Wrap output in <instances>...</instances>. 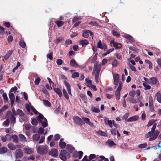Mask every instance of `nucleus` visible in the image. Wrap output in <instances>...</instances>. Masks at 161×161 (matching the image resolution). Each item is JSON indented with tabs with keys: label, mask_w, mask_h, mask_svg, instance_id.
Masks as SVG:
<instances>
[{
	"label": "nucleus",
	"mask_w": 161,
	"mask_h": 161,
	"mask_svg": "<svg viewBox=\"0 0 161 161\" xmlns=\"http://www.w3.org/2000/svg\"><path fill=\"white\" fill-rule=\"evenodd\" d=\"M143 85L144 87L145 90H149L151 89V87L150 86L146 84V83L143 82Z\"/></svg>",
	"instance_id": "36"
},
{
	"label": "nucleus",
	"mask_w": 161,
	"mask_h": 161,
	"mask_svg": "<svg viewBox=\"0 0 161 161\" xmlns=\"http://www.w3.org/2000/svg\"><path fill=\"white\" fill-rule=\"evenodd\" d=\"M87 86L89 87H91L93 89L94 91H97V89L96 88V86L91 83V84H88L87 85Z\"/></svg>",
	"instance_id": "47"
},
{
	"label": "nucleus",
	"mask_w": 161,
	"mask_h": 161,
	"mask_svg": "<svg viewBox=\"0 0 161 161\" xmlns=\"http://www.w3.org/2000/svg\"><path fill=\"white\" fill-rule=\"evenodd\" d=\"M40 138V136L38 134H34L32 136V139L34 142H37Z\"/></svg>",
	"instance_id": "20"
},
{
	"label": "nucleus",
	"mask_w": 161,
	"mask_h": 161,
	"mask_svg": "<svg viewBox=\"0 0 161 161\" xmlns=\"http://www.w3.org/2000/svg\"><path fill=\"white\" fill-rule=\"evenodd\" d=\"M143 79L147 83L151 85H155L157 82V79L156 77L151 78L148 79L144 77Z\"/></svg>",
	"instance_id": "5"
},
{
	"label": "nucleus",
	"mask_w": 161,
	"mask_h": 161,
	"mask_svg": "<svg viewBox=\"0 0 161 161\" xmlns=\"http://www.w3.org/2000/svg\"><path fill=\"white\" fill-rule=\"evenodd\" d=\"M79 74L78 72H75L73 73L72 75V78H75L77 77H79Z\"/></svg>",
	"instance_id": "55"
},
{
	"label": "nucleus",
	"mask_w": 161,
	"mask_h": 161,
	"mask_svg": "<svg viewBox=\"0 0 161 161\" xmlns=\"http://www.w3.org/2000/svg\"><path fill=\"white\" fill-rule=\"evenodd\" d=\"M17 115H19L21 117L25 116V114L21 110L18 109L16 111Z\"/></svg>",
	"instance_id": "30"
},
{
	"label": "nucleus",
	"mask_w": 161,
	"mask_h": 161,
	"mask_svg": "<svg viewBox=\"0 0 161 161\" xmlns=\"http://www.w3.org/2000/svg\"><path fill=\"white\" fill-rule=\"evenodd\" d=\"M64 83L66 86L68 93L69 95H72L70 85L65 80L64 81Z\"/></svg>",
	"instance_id": "17"
},
{
	"label": "nucleus",
	"mask_w": 161,
	"mask_h": 161,
	"mask_svg": "<svg viewBox=\"0 0 161 161\" xmlns=\"http://www.w3.org/2000/svg\"><path fill=\"white\" fill-rule=\"evenodd\" d=\"M20 46L23 48H24L26 46L25 43L23 41H21L19 43Z\"/></svg>",
	"instance_id": "50"
},
{
	"label": "nucleus",
	"mask_w": 161,
	"mask_h": 161,
	"mask_svg": "<svg viewBox=\"0 0 161 161\" xmlns=\"http://www.w3.org/2000/svg\"><path fill=\"white\" fill-rule=\"evenodd\" d=\"M24 151L25 153L30 154L33 153L34 150L29 147H26L24 148Z\"/></svg>",
	"instance_id": "13"
},
{
	"label": "nucleus",
	"mask_w": 161,
	"mask_h": 161,
	"mask_svg": "<svg viewBox=\"0 0 161 161\" xmlns=\"http://www.w3.org/2000/svg\"><path fill=\"white\" fill-rule=\"evenodd\" d=\"M7 147H3L0 148V154H4L7 152Z\"/></svg>",
	"instance_id": "29"
},
{
	"label": "nucleus",
	"mask_w": 161,
	"mask_h": 161,
	"mask_svg": "<svg viewBox=\"0 0 161 161\" xmlns=\"http://www.w3.org/2000/svg\"><path fill=\"white\" fill-rule=\"evenodd\" d=\"M88 43L89 42L86 39L82 40L80 41V44L83 46L87 45Z\"/></svg>",
	"instance_id": "25"
},
{
	"label": "nucleus",
	"mask_w": 161,
	"mask_h": 161,
	"mask_svg": "<svg viewBox=\"0 0 161 161\" xmlns=\"http://www.w3.org/2000/svg\"><path fill=\"white\" fill-rule=\"evenodd\" d=\"M81 118L85 123L89 125L91 127H93L94 126L93 123L90 121V119L89 118H85L84 117H82Z\"/></svg>",
	"instance_id": "10"
},
{
	"label": "nucleus",
	"mask_w": 161,
	"mask_h": 161,
	"mask_svg": "<svg viewBox=\"0 0 161 161\" xmlns=\"http://www.w3.org/2000/svg\"><path fill=\"white\" fill-rule=\"evenodd\" d=\"M114 84L117 85L119 81V76L118 74H116L114 75Z\"/></svg>",
	"instance_id": "15"
},
{
	"label": "nucleus",
	"mask_w": 161,
	"mask_h": 161,
	"mask_svg": "<svg viewBox=\"0 0 161 161\" xmlns=\"http://www.w3.org/2000/svg\"><path fill=\"white\" fill-rule=\"evenodd\" d=\"M23 160L24 161H25L26 160L28 159V160H30L31 159L32 160H33L35 159V157L34 155H32L30 156V157H28V158H27V157H24L23 158Z\"/></svg>",
	"instance_id": "39"
},
{
	"label": "nucleus",
	"mask_w": 161,
	"mask_h": 161,
	"mask_svg": "<svg viewBox=\"0 0 161 161\" xmlns=\"http://www.w3.org/2000/svg\"><path fill=\"white\" fill-rule=\"evenodd\" d=\"M12 139L15 142H17L18 141V138L16 135H12Z\"/></svg>",
	"instance_id": "34"
},
{
	"label": "nucleus",
	"mask_w": 161,
	"mask_h": 161,
	"mask_svg": "<svg viewBox=\"0 0 161 161\" xmlns=\"http://www.w3.org/2000/svg\"><path fill=\"white\" fill-rule=\"evenodd\" d=\"M13 51L11 50H10L7 52L5 55L4 56V59L6 60L8 59L11 55Z\"/></svg>",
	"instance_id": "28"
},
{
	"label": "nucleus",
	"mask_w": 161,
	"mask_h": 161,
	"mask_svg": "<svg viewBox=\"0 0 161 161\" xmlns=\"http://www.w3.org/2000/svg\"><path fill=\"white\" fill-rule=\"evenodd\" d=\"M31 110L36 114H38V112L36 110L35 108L33 106L31 107Z\"/></svg>",
	"instance_id": "63"
},
{
	"label": "nucleus",
	"mask_w": 161,
	"mask_h": 161,
	"mask_svg": "<svg viewBox=\"0 0 161 161\" xmlns=\"http://www.w3.org/2000/svg\"><path fill=\"white\" fill-rule=\"evenodd\" d=\"M9 97L10 100L11 106H12L14 104L15 101V96L14 94L13 93H9Z\"/></svg>",
	"instance_id": "14"
},
{
	"label": "nucleus",
	"mask_w": 161,
	"mask_h": 161,
	"mask_svg": "<svg viewBox=\"0 0 161 161\" xmlns=\"http://www.w3.org/2000/svg\"><path fill=\"white\" fill-rule=\"evenodd\" d=\"M145 62L146 64H148L149 65V69H152L153 68V64L152 62L148 60H145Z\"/></svg>",
	"instance_id": "38"
},
{
	"label": "nucleus",
	"mask_w": 161,
	"mask_h": 161,
	"mask_svg": "<svg viewBox=\"0 0 161 161\" xmlns=\"http://www.w3.org/2000/svg\"><path fill=\"white\" fill-rule=\"evenodd\" d=\"M70 65L74 67H77L78 66V64L76 61L74 59H72L70 61Z\"/></svg>",
	"instance_id": "31"
},
{
	"label": "nucleus",
	"mask_w": 161,
	"mask_h": 161,
	"mask_svg": "<svg viewBox=\"0 0 161 161\" xmlns=\"http://www.w3.org/2000/svg\"><path fill=\"white\" fill-rule=\"evenodd\" d=\"M10 120L11 122L12 123H13V124L15 123V119L14 116L13 114H12L11 115V117L10 118Z\"/></svg>",
	"instance_id": "53"
},
{
	"label": "nucleus",
	"mask_w": 161,
	"mask_h": 161,
	"mask_svg": "<svg viewBox=\"0 0 161 161\" xmlns=\"http://www.w3.org/2000/svg\"><path fill=\"white\" fill-rule=\"evenodd\" d=\"M147 146V144L146 143H143L139 145L138 147L139 148H145Z\"/></svg>",
	"instance_id": "57"
},
{
	"label": "nucleus",
	"mask_w": 161,
	"mask_h": 161,
	"mask_svg": "<svg viewBox=\"0 0 161 161\" xmlns=\"http://www.w3.org/2000/svg\"><path fill=\"white\" fill-rule=\"evenodd\" d=\"M49 154L54 157H56L58 156V150L56 149H53L50 152Z\"/></svg>",
	"instance_id": "18"
},
{
	"label": "nucleus",
	"mask_w": 161,
	"mask_h": 161,
	"mask_svg": "<svg viewBox=\"0 0 161 161\" xmlns=\"http://www.w3.org/2000/svg\"><path fill=\"white\" fill-rule=\"evenodd\" d=\"M39 121H40L42 123V126L43 127H46L48 125L47 121L46 118L44 117L42 114L39 113V115L38 116Z\"/></svg>",
	"instance_id": "4"
},
{
	"label": "nucleus",
	"mask_w": 161,
	"mask_h": 161,
	"mask_svg": "<svg viewBox=\"0 0 161 161\" xmlns=\"http://www.w3.org/2000/svg\"><path fill=\"white\" fill-rule=\"evenodd\" d=\"M23 155V152L21 149H17L15 151L16 158H20Z\"/></svg>",
	"instance_id": "7"
},
{
	"label": "nucleus",
	"mask_w": 161,
	"mask_h": 161,
	"mask_svg": "<svg viewBox=\"0 0 161 161\" xmlns=\"http://www.w3.org/2000/svg\"><path fill=\"white\" fill-rule=\"evenodd\" d=\"M12 135H10L9 134H7L6 135L7 140L9 141L11 140H12Z\"/></svg>",
	"instance_id": "60"
},
{
	"label": "nucleus",
	"mask_w": 161,
	"mask_h": 161,
	"mask_svg": "<svg viewBox=\"0 0 161 161\" xmlns=\"http://www.w3.org/2000/svg\"><path fill=\"white\" fill-rule=\"evenodd\" d=\"M56 63L58 65H61L63 63V61L61 59H57Z\"/></svg>",
	"instance_id": "59"
},
{
	"label": "nucleus",
	"mask_w": 161,
	"mask_h": 161,
	"mask_svg": "<svg viewBox=\"0 0 161 161\" xmlns=\"http://www.w3.org/2000/svg\"><path fill=\"white\" fill-rule=\"evenodd\" d=\"M106 144L108 146H109L110 147H111L114 146L115 145V144L114 143V142L113 141H112L111 140H108L106 142Z\"/></svg>",
	"instance_id": "26"
},
{
	"label": "nucleus",
	"mask_w": 161,
	"mask_h": 161,
	"mask_svg": "<svg viewBox=\"0 0 161 161\" xmlns=\"http://www.w3.org/2000/svg\"><path fill=\"white\" fill-rule=\"evenodd\" d=\"M44 105L47 107H49L51 106V103L47 100L44 99L43 100Z\"/></svg>",
	"instance_id": "32"
},
{
	"label": "nucleus",
	"mask_w": 161,
	"mask_h": 161,
	"mask_svg": "<svg viewBox=\"0 0 161 161\" xmlns=\"http://www.w3.org/2000/svg\"><path fill=\"white\" fill-rule=\"evenodd\" d=\"M155 97H156L157 101L161 103V95L159 92H158L155 95Z\"/></svg>",
	"instance_id": "23"
},
{
	"label": "nucleus",
	"mask_w": 161,
	"mask_h": 161,
	"mask_svg": "<svg viewBox=\"0 0 161 161\" xmlns=\"http://www.w3.org/2000/svg\"><path fill=\"white\" fill-rule=\"evenodd\" d=\"M63 94L64 96L65 97V98L67 99H69V97L68 96L67 93L66 92V90L64 89L63 90Z\"/></svg>",
	"instance_id": "41"
},
{
	"label": "nucleus",
	"mask_w": 161,
	"mask_h": 161,
	"mask_svg": "<svg viewBox=\"0 0 161 161\" xmlns=\"http://www.w3.org/2000/svg\"><path fill=\"white\" fill-rule=\"evenodd\" d=\"M103 118L104 119L105 124L106 125H108L110 127L112 128L113 125L112 120H109V119L106 117H104Z\"/></svg>",
	"instance_id": "9"
},
{
	"label": "nucleus",
	"mask_w": 161,
	"mask_h": 161,
	"mask_svg": "<svg viewBox=\"0 0 161 161\" xmlns=\"http://www.w3.org/2000/svg\"><path fill=\"white\" fill-rule=\"evenodd\" d=\"M60 158L64 161L70 157V154L64 150H61L59 154Z\"/></svg>",
	"instance_id": "3"
},
{
	"label": "nucleus",
	"mask_w": 161,
	"mask_h": 161,
	"mask_svg": "<svg viewBox=\"0 0 161 161\" xmlns=\"http://www.w3.org/2000/svg\"><path fill=\"white\" fill-rule=\"evenodd\" d=\"M9 120L8 119H7L5 121L3 124L5 126H7L9 124Z\"/></svg>",
	"instance_id": "51"
},
{
	"label": "nucleus",
	"mask_w": 161,
	"mask_h": 161,
	"mask_svg": "<svg viewBox=\"0 0 161 161\" xmlns=\"http://www.w3.org/2000/svg\"><path fill=\"white\" fill-rule=\"evenodd\" d=\"M149 106L153 105V98L152 97H150L149 98Z\"/></svg>",
	"instance_id": "52"
},
{
	"label": "nucleus",
	"mask_w": 161,
	"mask_h": 161,
	"mask_svg": "<svg viewBox=\"0 0 161 161\" xmlns=\"http://www.w3.org/2000/svg\"><path fill=\"white\" fill-rule=\"evenodd\" d=\"M129 101L133 103H137L136 100L133 98H128Z\"/></svg>",
	"instance_id": "44"
},
{
	"label": "nucleus",
	"mask_w": 161,
	"mask_h": 161,
	"mask_svg": "<svg viewBox=\"0 0 161 161\" xmlns=\"http://www.w3.org/2000/svg\"><path fill=\"white\" fill-rule=\"evenodd\" d=\"M19 136L21 142H27L26 138L23 135L20 134L19 135Z\"/></svg>",
	"instance_id": "22"
},
{
	"label": "nucleus",
	"mask_w": 161,
	"mask_h": 161,
	"mask_svg": "<svg viewBox=\"0 0 161 161\" xmlns=\"http://www.w3.org/2000/svg\"><path fill=\"white\" fill-rule=\"evenodd\" d=\"M97 47L101 49H105L107 48V45L105 44H102L101 41H100L97 42Z\"/></svg>",
	"instance_id": "11"
},
{
	"label": "nucleus",
	"mask_w": 161,
	"mask_h": 161,
	"mask_svg": "<svg viewBox=\"0 0 161 161\" xmlns=\"http://www.w3.org/2000/svg\"><path fill=\"white\" fill-rule=\"evenodd\" d=\"M54 91L58 95L59 97H61L62 96V94L60 90L58 88H54Z\"/></svg>",
	"instance_id": "19"
},
{
	"label": "nucleus",
	"mask_w": 161,
	"mask_h": 161,
	"mask_svg": "<svg viewBox=\"0 0 161 161\" xmlns=\"http://www.w3.org/2000/svg\"><path fill=\"white\" fill-rule=\"evenodd\" d=\"M74 119L75 122L79 125H82L83 124L82 119L78 116L75 117Z\"/></svg>",
	"instance_id": "12"
},
{
	"label": "nucleus",
	"mask_w": 161,
	"mask_h": 161,
	"mask_svg": "<svg viewBox=\"0 0 161 161\" xmlns=\"http://www.w3.org/2000/svg\"><path fill=\"white\" fill-rule=\"evenodd\" d=\"M55 23L57 24V26L58 27L61 26L64 24V23L63 21L60 20L57 21Z\"/></svg>",
	"instance_id": "42"
},
{
	"label": "nucleus",
	"mask_w": 161,
	"mask_h": 161,
	"mask_svg": "<svg viewBox=\"0 0 161 161\" xmlns=\"http://www.w3.org/2000/svg\"><path fill=\"white\" fill-rule=\"evenodd\" d=\"M38 132L39 134L45 135L47 133V131H46V132L44 133V129L43 128L40 127L39 128V130Z\"/></svg>",
	"instance_id": "35"
},
{
	"label": "nucleus",
	"mask_w": 161,
	"mask_h": 161,
	"mask_svg": "<svg viewBox=\"0 0 161 161\" xmlns=\"http://www.w3.org/2000/svg\"><path fill=\"white\" fill-rule=\"evenodd\" d=\"M48 147L47 145L37 146L36 149L37 152L40 154H46L47 152Z\"/></svg>",
	"instance_id": "2"
},
{
	"label": "nucleus",
	"mask_w": 161,
	"mask_h": 161,
	"mask_svg": "<svg viewBox=\"0 0 161 161\" xmlns=\"http://www.w3.org/2000/svg\"><path fill=\"white\" fill-rule=\"evenodd\" d=\"M66 149L70 153H72L75 149L74 147H73L72 145L69 144H68L67 145Z\"/></svg>",
	"instance_id": "24"
},
{
	"label": "nucleus",
	"mask_w": 161,
	"mask_h": 161,
	"mask_svg": "<svg viewBox=\"0 0 161 161\" xmlns=\"http://www.w3.org/2000/svg\"><path fill=\"white\" fill-rule=\"evenodd\" d=\"M8 147L9 149L12 150H15L16 148V146L12 143H9L8 145Z\"/></svg>",
	"instance_id": "33"
},
{
	"label": "nucleus",
	"mask_w": 161,
	"mask_h": 161,
	"mask_svg": "<svg viewBox=\"0 0 161 161\" xmlns=\"http://www.w3.org/2000/svg\"><path fill=\"white\" fill-rule=\"evenodd\" d=\"M3 97L5 101H7L8 100V98L7 95L6 93H3Z\"/></svg>",
	"instance_id": "61"
},
{
	"label": "nucleus",
	"mask_w": 161,
	"mask_h": 161,
	"mask_svg": "<svg viewBox=\"0 0 161 161\" xmlns=\"http://www.w3.org/2000/svg\"><path fill=\"white\" fill-rule=\"evenodd\" d=\"M80 97L82 99V100L84 101H86L87 100V98L86 97V96H85V95L83 94H80Z\"/></svg>",
	"instance_id": "54"
},
{
	"label": "nucleus",
	"mask_w": 161,
	"mask_h": 161,
	"mask_svg": "<svg viewBox=\"0 0 161 161\" xmlns=\"http://www.w3.org/2000/svg\"><path fill=\"white\" fill-rule=\"evenodd\" d=\"M156 125V123L154 124L151 131L147 133L145 136L146 138H150L149 141H152L156 139L160 133L159 131L155 130Z\"/></svg>",
	"instance_id": "1"
},
{
	"label": "nucleus",
	"mask_w": 161,
	"mask_h": 161,
	"mask_svg": "<svg viewBox=\"0 0 161 161\" xmlns=\"http://www.w3.org/2000/svg\"><path fill=\"white\" fill-rule=\"evenodd\" d=\"M91 109L92 111L94 112L98 113L100 111L99 109L98 108H96L95 107H92Z\"/></svg>",
	"instance_id": "46"
},
{
	"label": "nucleus",
	"mask_w": 161,
	"mask_h": 161,
	"mask_svg": "<svg viewBox=\"0 0 161 161\" xmlns=\"http://www.w3.org/2000/svg\"><path fill=\"white\" fill-rule=\"evenodd\" d=\"M31 122L32 124L33 125H36L37 124V120L35 118L32 119Z\"/></svg>",
	"instance_id": "48"
},
{
	"label": "nucleus",
	"mask_w": 161,
	"mask_h": 161,
	"mask_svg": "<svg viewBox=\"0 0 161 161\" xmlns=\"http://www.w3.org/2000/svg\"><path fill=\"white\" fill-rule=\"evenodd\" d=\"M90 34L91 36L93 35V33L90 31L88 30H85L83 31L82 34L83 36L86 38H87L88 37L89 34Z\"/></svg>",
	"instance_id": "8"
},
{
	"label": "nucleus",
	"mask_w": 161,
	"mask_h": 161,
	"mask_svg": "<svg viewBox=\"0 0 161 161\" xmlns=\"http://www.w3.org/2000/svg\"><path fill=\"white\" fill-rule=\"evenodd\" d=\"M62 140H63V139H61L60 140L59 143V146L62 149L64 148L66 145V143L65 142H63Z\"/></svg>",
	"instance_id": "27"
},
{
	"label": "nucleus",
	"mask_w": 161,
	"mask_h": 161,
	"mask_svg": "<svg viewBox=\"0 0 161 161\" xmlns=\"http://www.w3.org/2000/svg\"><path fill=\"white\" fill-rule=\"evenodd\" d=\"M25 127L26 130H29L31 129V126L30 125L26 124L25 125Z\"/></svg>",
	"instance_id": "58"
},
{
	"label": "nucleus",
	"mask_w": 161,
	"mask_h": 161,
	"mask_svg": "<svg viewBox=\"0 0 161 161\" xmlns=\"http://www.w3.org/2000/svg\"><path fill=\"white\" fill-rule=\"evenodd\" d=\"M139 117L137 115H135L133 116L130 117L127 119V121L128 122H132L136 121L138 120Z\"/></svg>",
	"instance_id": "16"
},
{
	"label": "nucleus",
	"mask_w": 161,
	"mask_h": 161,
	"mask_svg": "<svg viewBox=\"0 0 161 161\" xmlns=\"http://www.w3.org/2000/svg\"><path fill=\"white\" fill-rule=\"evenodd\" d=\"M136 95V92L135 91H131L129 92V95L132 97H134Z\"/></svg>",
	"instance_id": "45"
},
{
	"label": "nucleus",
	"mask_w": 161,
	"mask_h": 161,
	"mask_svg": "<svg viewBox=\"0 0 161 161\" xmlns=\"http://www.w3.org/2000/svg\"><path fill=\"white\" fill-rule=\"evenodd\" d=\"M45 137L44 136L41 137V139L39 142V143L41 144L45 140Z\"/></svg>",
	"instance_id": "56"
},
{
	"label": "nucleus",
	"mask_w": 161,
	"mask_h": 161,
	"mask_svg": "<svg viewBox=\"0 0 161 161\" xmlns=\"http://www.w3.org/2000/svg\"><path fill=\"white\" fill-rule=\"evenodd\" d=\"M156 120L151 119L149 120L148 122L147 125V127H149L152 125L156 121Z\"/></svg>",
	"instance_id": "40"
},
{
	"label": "nucleus",
	"mask_w": 161,
	"mask_h": 161,
	"mask_svg": "<svg viewBox=\"0 0 161 161\" xmlns=\"http://www.w3.org/2000/svg\"><path fill=\"white\" fill-rule=\"evenodd\" d=\"M53 52H51L47 56V58H49L50 60H52L53 59Z\"/></svg>",
	"instance_id": "64"
},
{
	"label": "nucleus",
	"mask_w": 161,
	"mask_h": 161,
	"mask_svg": "<svg viewBox=\"0 0 161 161\" xmlns=\"http://www.w3.org/2000/svg\"><path fill=\"white\" fill-rule=\"evenodd\" d=\"M97 133L102 136H107V135L106 133H105L104 132H103L101 130H98L97 131Z\"/></svg>",
	"instance_id": "43"
},
{
	"label": "nucleus",
	"mask_w": 161,
	"mask_h": 161,
	"mask_svg": "<svg viewBox=\"0 0 161 161\" xmlns=\"http://www.w3.org/2000/svg\"><path fill=\"white\" fill-rule=\"evenodd\" d=\"M101 68V64L99 63L98 61H97L94 64L93 71L92 73V75H94V73L96 72H100Z\"/></svg>",
	"instance_id": "6"
},
{
	"label": "nucleus",
	"mask_w": 161,
	"mask_h": 161,
	"mask_svg": "<svg viewBox=\"0 0 161 161\" xmlns=\"http://www.w3.org/2000/svg\"><path fill=\"white\" fill-rule=\"evenodd\" d=\"M40 80H41V79L40 78H39V77L37 78L35 80V84L36 85H38L39 84Z\"/></svg>",
	"instance_id": "62"
},
{
	"label": "nucleus",
	"mask_w": 161,
	"mask_h": 161,
	"mask_svg": "<svg viewBox=\"0 0 161 161\" xmlns=\"http://www.w3.org/2000/svg\"><path fill=\"white\" fill-rule=\"evenodd\" d=\"M123 36L125 38L129 39L130 42H132L134 41L133 38L130 35L125 34L123 35Z\"/></svg>",
	"instance_id": "21"
},
{
	"label": "nucleus",
	"mask_w": 161,
	"mask_h": 161,
	"mask_svg": "<svg viewBox=\"0 0 161 161\" xmlns=\"http://www.w3.org/2000/svg\"><path fill=\"white\" fill-rule=\"evenodd\" d=\"M99 73V72H95V80L97 83H98V82Z\"/></svg>",
	"instance_id": "37"
},
{
	"label": "nucleus",
	"mask_w": 161,
	"mask_h": 161,
	"mask_svg": "<svg viewBox=\"0 0 161 161\" xmlns=\"http://www.w3.org/2000/svg\"><path fill=\"white\" fill-rule=\"evenodd\" d=\"M81 19V17L80 16H75V17L73 18L72 20V21L73 22H76L77 20L80 19Z\"/></svg>",
	"instance_id": "49"
}]
</instances>
